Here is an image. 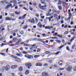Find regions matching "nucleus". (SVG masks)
<instances>
[{"instance_id": "bf43d9fd", "label": "nucleus", "mask_w": 76, "mask_h": 76, "mask_svg": "<svg viewBox=\"0 0 76 76\" xmlns=\"http://www.w3.org/2000/svg\"><path fill=\"white\" fill-rule=\"evenodd\" d=\"M51 12V9H50L48 11V13H50Z\"/></svg>"}, {"instance_id": "052dcab7", "label": "nucleus", "mask_w": 76, "mask_h": 76, "mask_svg": "<svg viewBox=\"0 0 76 76\" xmlns=\"http://www.w3.org/2000/svg\"><path fill=\"white\" fill-rule=\"evenodd\" d=\"M23 56V55L22 54H20L19 55V56H18V57H22Z\"/></svg>"}, {"instance_id": "c85d7f7f", "label": "nucleus", "mask_w": 76, "mask_h": 76, "mask_svg": "<svg viewBox=\"0 0 76 76\" xmlns=\"http://www.w3.org/2000/svg\"><path fill=\"white\" fill-rule=\"evenodd\" d=\"M9 6L8 5H7L6 7L5 8V9H9Z\"/></svg>"}, {"instance_id": "0eeeda50", "label": "nucleus", "mask_w": 76, "mask_h": 76, "mask_svg": "<svg viewBox=\"0 0 76 76\" xmlns=\"http://www.w3.org/2000/svg\"><path fill=\"white\" fill-rule=\"evenodd\" d=\"M37 25L38 27H39L40 28H42V24H41V23L40 22H39L37 24Z\"/></svg>"}, {"instance_id": "13d9d810", "label": "nucleus", "mask_w": 76, "mask_h": 76, "mask_svg": "<svg viewBox=\"0 0 76 76\" xmlns=\"http://www.w3.org/2000/svg\"><path fill=\"white\" fill-rule=\"evenodd\" d=\"M11 20H13V21L16 20V18H12V19H11Z\"/></svg>"}, {"instance_id": "3c124183", "label": "nucleus", "mask_w": 76, "mask_h": 76, "mask_svg": "<svg viewBox=\"0 0 76 76\" xmlns=\"http://www.w3.org/2000/svg\"><path fill=\"white\" fill-rule=\"evenodd\" d=\"M60 11L59 10H58V11H56V13H57V14H59V13H60Z\"/></svg>"}, {"instance_id": "de8ad7c7", "label": "nucleus", "mask_w": 76, "mask_h": 76, "mask_svg": "<svg viewBox=\"0 0 76 76\" xmlns=\"http://www.w3.org/2000/svg\"><path fill=\"white\" fill-rule=\"evenodd\" d=\"M64 46L63 45V46H60V47H58V48L60 49H61V48H63V47H64Z\"/></svg>"}, {"instance_id": "cd10ccee", "label": "nucleus", "mask_w": 76, "mask_h": 76, "mask_svg": "<svg viewBox=\"0 0 76 76\" xmlns=\"http://www.w3.org/2000/svg\"><path fill=\"white\" fill-rule=\"evenodd\" d=\"M35 21L36 23H38V19H37V18H35Z\"/></svg>"}, {"instance_id": "58836bf2", "label": "nucleus", "mask_w": 76, "mask_h": 76, "mask_svg": "<svg viewBox=\"0 0 76 76\" xmlns=\"http://www.w3.org/2000/svg\"><path fill=\"white\" fill-rule=\"evenodd\" d=\"M66 49L67 50H68V51H70V49H69V47H66Z\"/></svg>"}, {"instance_id": "412c9836", "label": "nucleus", "mask_w": 76, "mask_h": 76, "mask_svg": "<svg viewBox=\"0 0 76 76\" xmlns=\"http://www.w3.org/2000/svg\"><path fill=\"white\" fill-rule=\"evenodd\" d=\"M61 53V52H60V51H58L57 52H56V53H54V54H56V55H58V53Z\"/></svg>"}, {"instance_id": "4be33fe9", "label": "nucleus", "mask_w": 76, "mask_h": 76, "mask_svg": "<svg viewBox=\"0 0 76 76\" xmlns=\"http://www.w3.org/2000/svg\"><path fill=\"white\" fill-rule=\"evenodd\" d=\"M28 28V25H26L25 26H24L23 27V29H26Z\"/></svg>"}, {"instance_id": "c03bdc74", "label": "nucleus", "mask_w": 76, "mask_h": 76, "mask_svg": "<svg viewBox=\"0 0 76 76\" xmlns=\"http://www.w3.org/2000/svg\"><path fill=\"white\" fill-rule=\"evenodd\" d=\"M9 6H10V7H11L12 8H13V7H14V6H12V5L11 4H10Z\"/></svg>"}, {"instance_id": "680f3d73", "label": "nucleus", "mask_w": 76, "mask_h": 76, "mask_svg": "<svg viewBox=\"0 0 76 76\" xmlns=\"http://www.w3.org/2000/svg\"><path fill=\"white\" fill-rule=\"evenodd\" d=\"M11 16H15V15L13 14H12L10 15Z\"/></svg>"}, {"instance_id": "69168bd1", "label": "nucleus", "mask_w": 76, "mask_h": 76, "mask_svg": "<svg viewBox=\"0 0 76 76\" xmlns=\"http://www.w3.org/2000/svg\"><path fill=\"white\" fill-rule=\"evenodd\" d=\"M23 54H28V52H23Z\"/></svg>"}, {"instance_id": "f03ea898", "label": "nucleus", "mask_w": 76, "mask_h": 76, "mask_svg": "<svg viewBox=\"0 0 76 76\" xmlns=\"http://www.w3.org/2000/svg\"><path fill=\"white\" fill-rule=\"evenodd\" d=\"M72 66H68L67 68H66V70H67L68 72H70L71 70H72Z\"/></svg>"}, {"instance_id": "e2e57ef3", "label": "nucleus", "mask_w": 76, "mask_h": 76, "mask_svg": "<svg viewBox=\"0 0 76 76\" xmlns=\"http://www.w3.org/2000/svg\"><path fill=\"white\" fill-rule=\"evenodd\" d=\"M36 45V44H34L33 45H32L31 47H34V46H35Z\"/></svg>"}, {"instance_id": "603ef678", "label": "nucleus", "mask_w": 76, "mask_h": 76, "mask_svg": "<svg viewBox=\"0 0 76 76\" xmlns=\"http://www.w3.org/2000/svg\"><path fill=\"white\" fill-rule=\"evenodd\" d=\"M75 44H74V45L72 47V49H73V48H75Z\"/></svg>"}, {"instance_id": "6e6d98bb", "label": "nucleus", "mask_w": 76, "mask_h": 76, "mask_svg": "<svg viewBox=\"0 0 76 76\" xmlns=\"http://www.w3.org/2000/svg\"><path fill=\"white\" fill-rule=\"evenodd\" d=\"M33 6H37V4L35 2H34L33 3Z\"/></svg>"}, {"instance_id": "473e14b6", "label": "nucleus", "mask_w": 76, "mask_h": 76, "mask_svg": "<svg viewBox=\"0 0 76 76\" xmlns=\"http://www.w3.org/2000/svg\"><path fill=\"white\" fill-rule=\"evenodd\" d=\"M45 53L46 54H49L50 53V52L48 51H46L45 52Z\"/></svg>"}, {"instance_id": "f8f14e48", "label": "nucleus", "mask_w": 76, "mask_h": 76, "mask_svg": "<svg viewBox=\"0 0 76 76\" xmlns=\"http://www.w3.org/2000/svg\"><path fill=\"white\" fill-rule=\"evenodd\" d=\"M29 73V71L28 70H26L25 72V74L26 75H27Z\"/></svg>"}, {"instance_id": "ea45409f", "label": "nucleus", "mask_w": 76, "mask_h": 76, "mask_svg": "<svg viewBox=\"0 0 76 76\" xmlns=\"http://www.w3.org/2000/svg\"><path fill=\"white\" fill-rule=\"evenodd\" d=\"M52 11L53 12H55V13H56V12H57V10H55L54 9H52Z\"/></svg>"}, {"instance_id": "b1692460", "label": "nucleus", "mask_w": 76, "mask_h": 76, "mask_svg": "<svg viewBox=\"0 0 76 76\" xmlns=\"http://www.w3.org/2000/svg\"><path fill=\"white\" fill-rule=\"evenodd\" d=\"M35 16H36V17H37V18H39V14L37 13H36Z\"/></svg>"}, {"instance_id": "09e8293b", "label": "nucleus", "mask_w": 76, "mask_h": 76, "mask_svg": "<svg viewBox=\"0 0 76 76\" xmlns=\"http://www.w3.org/2000/svg\"><path fill=\"white\" fill-rule=\"evenodd\" d=\"M9 46H11L12 47H13L14 46H15L14 44H12L9 45Z\"/></svg>"}, {"instance_id": "338daca9", "label": "nucleus", "mask_w": 76, "mask_h": 76, "mask_svg": "<svg viewBox=\"0 0 76 76\" xmlns=\"http://www.w3.org/2000/svg\"><path fill=\"white\" fill-rule=\"evenodd\" d=\"M74 71H76V66H75L73 69Z\"/></svg>"}, {"instance_id": "2eb2a0df", "label": "nucleus", "mask_w": 76, "mask_h": 76, "mask_svg": "<svg viewBox=\"0 0 76 76\" xmlns=\"http://www.w3.org/2000/svg\"><path fill=\"white\" fill-rule=\"evenodd\" d=\"M11 57H12V58H13L15 59H16V58H17V57L15 55H11Z\"/></svg>"}, {"instance_id": "e433bc0d", "label": "nucleus", "mask_w": 76, "mask_h": 76, "mask_svg": "<svg viewBox=\"0 0 76 76\" xmlns=\"http://www.w3.org/2000/svg\"><path fill=\"white\" fill-rule=\"evenodd\" d=\"M69 33V32L68 31H66L64 33V35H66V34H67Z\"/></svg>"}, {"instance_id": "4c0bfd02", "label": "nucleus", "mask_w": 76, "mask_h": 76, "mask_svg": "<svg viewBox=\"0 0 76 76\" xmlns=\"http://www.w3.org/2000/svg\"><path fill=\"white\" fill-rule=\"evenodd\" d=\"M37 41H41V42H42V39H38L37 40Z\"/></svg>"}, {"instance_id": "aec40b11", "label": "nucleus", "mask_w": 76, "mask_h": 76, "mask_svg": "<svg viewBox=\"0 0 76 76\" xmlns=\"http://www.w3.org/2000/svg\"><path fill=\"white\" fill-rule=\"evenodd\" d=\"M26 14H25L24 15L22 16V19H24L25 18H26Z\"/></svg>"}, {"instance_id": "8fccbe9b", "label": "nucleus", "mask_w": 76, "mask_h": 76, "mask_svg": "<svg viewBox=\"0 0 76 76\" xmlns=\"http://www.w3.org/2000/svg\"><path fill=\"white\" fill-rule=\"evenodd\" d=\"M17 35L19 37H21V35L19 34L18 33H17Z\"/></svg>"}, {"instance_id": "5701e85b", "label": "nucleus", "mask_w": 76, "mask_h": 76, "mask_svg": "<svg viewBox=\"0 0 76 76\" xmlns=\"http://www.w3.org/2000/svg\"><path fill=\"white\" fill-rule=\"evenodd\" d=\"M6 2V1H1V4H4V3H5Z\"/></svg>"}, {"instance_id": "393cba45", "label": "nucleus", "mask_w": 76, "mask_h": 76, "mask_svg": "<svg viewBox=\"0 0 76 76\" xmlns=\"http://www.w3.org/2000/svg\"><path fill=\"white\" fill-rule=\"evenodd\" d=\"M20 33L21 35H23L24 34V32L23 31H21L20 32Z\"/></svg>"}, {"instance_id": "5fc2aeb1", "label": "nucleus", "mask_w": 76, "mask_h": 76, "mask_svg": "<svg viewBox=\"0 0 76 76\" xmlns=\"http://www.w3.org/2000/svg\"><path fill=\"white\" fill-rule=\"evenodd\" d=\"M29 9L30 10L32 11L33 9H32V8L31 7H29Z\"/></svg>"}, {"instance_id": "4d7b16f0", "label": "nucleus", "mask_w": 76, "mask_h": 76, "mask_svg": "<svg viewBox=\"0 0 76 76\" xmlns=\"http://www.w3.org/2000/svg\"><path fill=\"white\" fill-rule=\"evenodd\" d=\"M53 16H54V17H55V18H56L57 16V14H56L53 15Z\"/></svg>"}, {"instance_id": "f257e3e1", "label": "nucleus", "mask_w": 76, "mask_h": 76, "mask_svg": "<svg viewBox=\"0 0 76 76\" xmlns=\"http://www.w3.org/2000/svg\"><path fill=\"white\" fill-rule=\"evenodd\" d=\"M47 7V5L45 4L44 5V6H42L41 4H39V6L38 7L39 8V9H42V10H45V9L44 8V7Z\"/></svg>"}, {"instance_id": "f704fd0d", "label": "nucleus", "mask_w": 76, "mask_h": 76, "mask_svg": "<svg viewBox=\"0 0 76 76\" xmlns=\"http://www.w3.org/2000/svg\"><path fill=\"white\" fill-rule=\"evenodd\" d=\"M47 16H51V14L50 13H49L47 15Z\"/></svg>"}, {"instance_id": "0e129e2a", "label": "nucleus", "mask_w": 76, "mask_h": 76, "mask_svg": "<svg viewBox=\"0 0 76 76\" xmlns=\"http://www.w3.org/2000/svg\"><path fill=\"white\" fill-rule=\"evenodd\" d=\"M18 9V6H16L15 7V9Z\"/></svg>"}, {"instance_id": "49530a36", "label": "nucleus", "mask_w": 76, "mask_h": 76, "mask_svg": "<svg viewBox=\"0 0 76 76\" xmlns=\"http://www.w3.org/2000/svg\"><path fill=\"white\" fill-rule=\"evenodd\" d=\"M17 60H18L20 61H22V60L20 58H17Z\"/></svg>"}, {"instance_id": "bb28decb", "label": "nucleus", "mask_w": 76, "mask_h": 76, "mask_svg": "<svg viewBox=\"0 0 76 76\" xmlns=\"http://www.w3.org/2000/svg\"><path fill=\"white\" fill-rule=\"evenodd\" d=\"M15 13L16 14V15H20V12H15Z\"/></svg>"}, {"instance_id": "2f4dec72", "label": "nucleus", "mask_w": 76, "mask_h": 76, "mask_svg": "<svg viewBox=\"0 0 76 76\" xmlns=\"http://www.w3.org/2000/svg\"><path fill=\"white\" fill-rule=\"evenodd\" d=\"M64 68H60L59 69V70H64Z\"/></svg>"}, {"instance_id": "f3484780", "label": "nucleus", "mask_w": 76, "mask_h": 76, "mask_svg": "<svg viewBox=\"0 0 76 76\" xmlns=\"http://www.w3.org/2000/svg\"><path fill=\"white\" fill-rule=\"evenodd\" d=\"M58 8L60 10H62V7L60 5H58Z\"/></svg>"}, {"instance_id": "39448f33", "label": "nucleus", "mask_w": 76, "mask_h": 76, "mask_svg": "<svg viewBox=\"0 0 76 76\" xmlns=\"http://www.w3.org/2000/svg\"><path fill=\"white\" fill-rule=\"evenodd\" d=\"M3 69H5L7 71L8 70H9L10 69V66L9 65H7L6 67L4 66L3 67Z\"/></svg>"}, {"instance_id": "a19ab883", "label": "nucleus", "mask_w": 76, "mask_h": 76, "mask_svg": "<svg viewBox=\"0 0 76 76\" xmlns=\"http://www.w3.org/2000/svg\"><path fill=\"white\" fill-rule=\"evenodd\" d=\"M61 24H63V23H64V20H61Z\"/></svg>"}, {"instance_id": "a18cd8bd", "label": "nucleus", "mask_w": 76, "mask_h": 76, "mask_svg": "<svg viewBox=\"0 0 76 76\" xmlns=\"http://www.w3.org/2000/svg\"><path fill=\"white\" fill-rule=\"evenodd\" d=\"M18 19L20 20V19H22V18L21 16H19L18 17Z\"/></svg>"}, {"instance_id": "774afa93", "label": "nucleus", "mask_w": 76, "mask_h": 76, "mask_svg": "<svg viewBox=\"0 0 76 76\" xmlns=\"http://www.w3.org/2000/svg\"><path fill=\"white\" fill-rule=\"evenodd\" d=\"M44 16H43L41 17V18L42 19H44Z\"/></svg>"}, {"instance_id": "6e6552de", "label": "nucleus", "mask_w": 76, "mask_h": 76, "mask_svg": "<svg viewBox=\"0 0 76 76\" xmlns=\"http://www.w3.org/2000/svg\"><path fill=\"white\" fill-rule=\"evenodd\" d=\"M29 22L32 23H35V20L34 18H33L31 20H29Z\"/></svg>"}, {"instance_id": "6ab92c4d", "label": "nucleus", "mask_w": 76, "mask_h": 76, "mask_svg": "<svg viewBox=\"0 0 76 76\" xmlns=\"http://www.w3.org/2000/svg\"><path fill=\"white\" fill-rule=\"evenodd\" d=\"M55 41H56V42H57L58 43H60V42H61V40H55Z\"/></svg>"}, {"instance_id": "37998d69", "label": "nucleus", "mask_w": 76, "mask_h": 76, "mask_svg": "<svg viewBox=\"0 0 76 76\" xmlns=\"http://www.w3.org/2000/svg\"><path fill=\"white\" fill-rule=\"evenodd\" d=\"M17 39V38H13L12 39V41H16Z\"/></svg>"}, {"instance_id": "7ed1b4c3", "label": "nucleus", "mask_w": 76, "mask_h": 76, "mask_svg": "<svg viewBox=\"0 0 76 76\" xmlns=\"http://www.w3.org/2000/svg\"><path fill=\"white\" fill-rule=\"evenodd\" d=\"M25 65L26 66V67H27L28 69H30V67H31L32 66V64H31L30 63H26L25 64Z\"/></svg>"}, {"instance_id": "a878e982", "label": "nucleus", "mask_w": 76, "mask_h": 76, "mask_svg": "<svg viewBox=\"0 0 76 76\" xmlns=\"http://www.w3.org/2000/svg\"><path fill=\"white\" fill-rule=\"evenodd\" d=\"M48 66V64H45L43 65V66H44V67H45V66Z\"/></svg>"}, {"instance_id": "864d4df0", "label": "nucleus", "mask_w": 76, "mask_h": 76, "mask_svg": "<svg viewBox=\"0 0 76 76\" xmlns=\"http://www.w3.org/2000/svg\"><path fill=\"white\" fill-rule=\"evenodd\" d=\"M59 38H63V36L60 34L59 36Z\"/></svg>"}, {"instance_id": "72a5a7b5", "label": "nucleus", "mask_w": 76, "mask_h": 76, "mask_svg": "<svg viewBox=\"0 0 76 76\" xmlns=\"http://www.w3.org/2000/svg\"><path fill=\"white\" fill-rule=\"evenodd\" d=\"M68 14H69L70 17H71V16H72V14L71 12H68Z\"/></svg>"}, {"instance_id": "ddd939ff", "label": "nucleus", "mask_w": 76, "mask_h": 76, "mask_svg": "<svg viewBox=\"0 0 76 76\" xmlns=\"http://www.w3.org/2000/svg\"><path fill=\"white\" fill-rule=\"evenodd\" d=\"M18 31V30L15 29L13 31H11L12 33H16V32H17Z\"/></svg>"}, {"instance_id": "423d86ee", "label": "nucleus", "mask_w": 76, "mask_h": 76, "mask_svg": "<svg viewBox=\"0 0 76 76\" xmlns=\"http://www.w3.org/2000/svg\"><path fill=\"white\" fill-rule=\"evenodd\" d=\"M36 66H40L41 67L42 66V64L41 63H38L36 64Z\"/></svg>"}, {"instance_id": "a211bd4d", "label": "nucleus", "mask_w": 76, "mask_h": 76, "mask_svg": "<svg viewBox=\"0 0 76 76\" xmlns=\"http://www.w3.org/2000/svg\"><path fill=\"white\" fill-rule=\"evenodd\" d=\"M40 1L41 2V3L42 4H45V2L44 1H45V0H41Z\"/></svg>"}, {"instance_id": "9b49d317", "label": "nucleus", "mask_w": 76, "mask_h": 76, "mask_svg": "<svg viewBox=\"0 0 76 76\" xmlns=\"http://www.w3.org/2000/svg\"><path fill=\"white\" fill-rule=\"evenodd\" d=\"M13 6L14 7L15 6H16V5L17 4V2L16 0H14L13 1Z\"/></svg>"}, {"instance_id": "79ce46f5", "label": "nucleus", "mask_w": 76, "mask_h": 76, "mask_svg": "<svg viewBox=\"0 0 76 76\" xmlns=\"http://www.w3.org/2000/svg\"><path fill=\"white\" fill-rule=\"evenodd\" d=\"M23 9H24V10H26L27 11H28V9L25 8V7H23Z\"/></svg>"}, {"instance_id": "c9c22d12", "label": "nucleus", "mask_w": 76, "mask_h": 76, "mask_svg": "<svg viewBox=\"0 0 76 76\" xmlns=\"http://www.w3.org/2000/svg\"><path fill=\"white\" fill-rule=\"evenodd\" d=\"M58 4H60V5H61V1H58V3L57 4V5H58Z\"/></svg>"}, {"instance_id": "20e7f679", "label": "nucleus", "mask_w": 76, "mask_h": 76, "mask_svg": "<svg viewBox=\"0 0 76 76\" xmlns=\"http://www.w3.org/2000/svg\"><path fill=\"white\" fill-rule=\"evenodd\" d=\"M45 29H49V30H50V29H53V27L52 26H46L45 27Z\"/></svg>"}, {"instance_id": "1a4fd4ad", "label": "nucleus", "mask_w": 76, "mask_h": 76, "mask_svg": "<svg viewBox=\"0 0 76 76\" xmlns=\"http://www.w3.org/2000/svg\"><path fill=\"white\" fill-rule=\"evenodd\" d=\"M18 67L17 65H12L11 67V69H16Z\"/></svg>"}, {"instance_id": "7c9ffc66", "label": "nucleus", "mask_w": 76, "mask_h": 76, "mask_svg": "<svg viewBox=\"0 0 76 76\" xmlns=\"http://www.w3.org/2000/svg\"><path fill=\"white\" fill-rule=\"evenodd\" d=\"M39 55H35L34 56V58H38V57H39Z\"/></svg>"}, {"instance_id": "dca6fc26", "label": "nucleus", "mask_w": 76, "mask_h": 76, "mask_svg": "<svg viewBox=\"0 0 76 76\" xmlns=\"http://www.w3.org/2000/svg\"><path fill=\"white\" fill-rule=\"evenodd\" d=\"M5 19L7 20H11V18L9 17H6Z\"/></svg>"}, {"instance_id": "c756f323", "label": "nucleus", "mask_w": 76, "mask_h": 76, "mask_svg": "<svg viewBox=\"0 0 76 76\" xmlns=\"http://www.w3.org/2000/svg\"><path fill=\"white\" fill-rule=\"evenodd\" d=\"M0 55H2L3 56H6V54H4V53H1Z\"/></svg>"}, {"instance_id": "4468645a", "label": "nucleus", "mask_w": 76, "mask_h": 76, "mask_svg": "<svg viewBox=\"0 0 76 76\" xmlns=\"http://www.w3.org/2000/svg\"><path fill=\"white\" fill-rule=\"evenodd\" d=\"M18 70L19 71H22L23 70V68L22 66H20L18 68Z\"/></svg>"}, {"instance_id": "9d476101", "label": "nucleus", "mask_w": 76, "mask_h": 76, "mask_svg": "<svg viewBox=\"0 0 76 76\" xmlns=\"http://www.w3.org/2000/svg\"><path fill=\"white\" fill-rule=\"evenodd\" d=\"M42 75L44 76H47V75H48V73L47 72H44L42 73Z\"/></svg>"}]
</instances>
